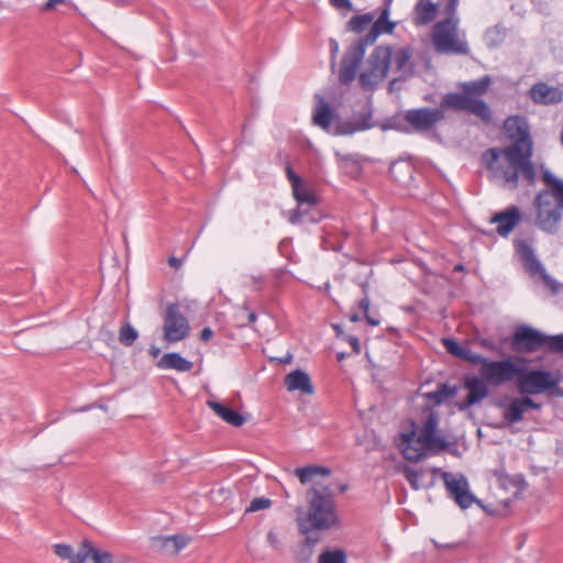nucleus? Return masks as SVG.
Masks as SVG:
<instances>
[{"instance_id": "1", "label": "nucleus", "mask_w": 563, "mask_h": 563, "mask_svg": "<svg viewBox=\"0 0 563 563\" xmlns=\"http://www.w3.org/2000/svg\"><path fill=\"white\" fill-rule=\"evenodd\" d=\"M531 157L528 148L520 151L517 145H507L486 150L482 154V163L490 180L504 189L515 190L520 178L528 185L534 183L536 169Z\"/></svg>"}, {"instance_id": "2", "label": "nucleus", "mask_w": 563, "mask_h": 563, "mask_svg": "<svg viewBox=\"0 0 563 563\" xmlns=\"http://www.w3.org/2000/svg\"><path fill=\"white\" fill-rule=\"evenodd\" d=\"M308 509H297L296 521L300 533L329 530L339 523L332 490L327 486H313L306 493Z\"/></svg>"}, {"instance_id": "3", "label": "nucleus", "mask_w": 563, "mask_h": 563, "mask_svg": "<svg viewBox=\"0 0 563 563\" xmlns=\"http://www.w3.org/2000/svg\"><path fill=\"white\" fill-rule=\"evenodd\" d=\"M523 363L525 361L520 357H507L505 374L499 377L496 387L515 382L519 394L526 397L558 388L559 379L551 372L527 369Z\"/></svg>"}, {"instance_id": "4", "label": "nucleus", "mask_w": 563, "mask_h": 563, "mask_svg": "<svg viewBox=\"0 0 563 563\" xmlns=\"http://www.w3.org/2000/svg\"><path fill=\"white\" fill-rule=\"evenodd\" d=\"M459 18H445L437 22L431 32L434 49L445 55H468L470 47L459 29Z\"/></svg>"}, {"instance_id": "5", "label": "nucleus", "mask_w": 563, "mask_h": 563, "mask_svg": "<svg viewBox=\"0 0 563 563\" xmlns=\"http://www.w3.org/2000/svg\"><path fill=\"white\" fill-rule=\"evenodd\" d=\"M544 345L550 351L563 352V334L548 336L528 325H520L514 332L511 347L517 353H533Z\"/></svg>"}, {"instance_id": "6", "label": "nucleus", "mask_w": 563, "mask_h": 563, "mask_svg": "<svg viewBox=\"0 0 563 563\" xmlns=\"http://www.w3.org/2000/svg\"><path fill=\"white\" fill-rule=\"evenodd\" d=\"M393 59L390 46L379 45L369 55L365 68L360 74V84L365 89H372L382 82L388 74Z\"/></svg>"}, {"instance_id": "7", "label": "nucleus", "mask_w": 563, "mask_h": 563, "mask_svg": "<svg viewBox=\"0 0 563 563\" xmlns=\"http://www.w3.org/2000/svg\"><path fill=\"white\" fill-rule=\"evenodd\" d=\"M438 109H442L443 112L445 109H452L454 111H465L479 118L485 123H489L492 121V111L489 106L478 98H473L468 95H464V92L446 93L442 98L440 107Z\"/></svg>"}, {"instance_id": "8", "label": "nucleus", "mask_w": 563, "mask_h": 563, "mask_svg": "<svg viewBox=\"0 0 563 563\" xmlns=\"http://www.w3.org/2000/svg\"><path fill=\"white\" fill-rule=\"evenodd\" d=\"M537 224L547 232L554 233L561 220V207L551 198L549 191L540 192L534 201Z\"/></svg>"}, {"instance_id": "9", "label": "nucleus", "mask_w": 563, "mask_h": 563, "mask_svg": "<svg viewBox=\"0 0 563 563\" xmlns=\"http://www.w3.org/2000/svg\"><path fill=\"white\" fill-rule=\"evenodd\" d=\"M164 339L175 343L186 339L190 332L188 319L181 313L178 303H169L164 314Z\"/></svg>"}, {"instance_id": "10", "label": "nucleus", "mask_w": 563, "mask_h": 563, "mask_svg": "<svg viewBox=\"0 0 563 563\" xmlns=\"http://www.w3.org/2000/svg\"><path fill=\"white\" fill-rule=\"evenodd\" d=\"M460 358L473 365H479V376L492 386H497L499 377L505 374L507 367L505 364L506 358L499 361L488 360L473 352L467 346H465Z\"/></svg>"}, {"instance_id": "11", "label": "nucleus", "mask_w": 563, "mask_h": 563, "mask_svg": "<svg viewBox=\"0 0 563 563\" xmlns=\"http://www.w3.org/2000/svg\"><path fill=\"white\" fill-rule=\"evenodd\" d=\"M443 481L450 497L462 509L468 508L474 503L481 505V500L470 492L468 482L463 475L443 473Z\"/></svg>"}, {"instance_id": "12", "label": "nucleus", "mask_w": 563, "mask_h": 563, "mask_svg": "<svg viewBox=\"0 0 563 563\" xmlns=\"http://www.w3.org/2000/svg\"><path fill=\"white\" fill-rule=\"evenodd\" d=\"M504 130L506 135L512 141L509 145H517V148H520V151L528 148L529 153H532L533 143L529 124L525 117H509L504 122Z\"/></svg>"}, {"instance_id": "13", "label": "nucleus", "mask_w": 563, "mask_h": 563, "mask_svg": "<svg viewBox=\"0 0 563 563\" xmlns=\"http://www.w3.org/2000/svg\"><path fill=\"white\" fill-rule=\"evenodd\" d=\"M404 118L415 131L427 132L444 120L445 115L442 109L420 108L408 110Z\"/></svg>"}, {"instance_id": "14", "label": "nucleus", "mask_w": 563, "mask_h": 563, "mask_svg": "<svg viewBox=\"0 0 563 563\" xmlns=\"http://www.w3.org/2000/svg\"><path fill=\"white\" fill-rule=\"evenodd\" d=\"M500 406L504 408L503 418L507 426L522 421L529 410H540L542 408V404L523 395L512 397L507 404H501Z\"/></svg>"}, {"instance_id": "15", "label": "nucleus", "mask_w": 563, "mask_h": 563, "mask_svg": "<svg viewBox=\"0 0 563 563\" xmlns=\"http://www.w3.org/2000/svg\"><path fill=\"white\" fill-rule=\"evenodd\" d=\"M365 42L358 41L351 45L344 54L339 74L342 84L347 85L355 79L365 55Z\"/></svg>"}, {"instance_id": "16", "label": "nucleus", "mask_w": 563, "mask_h": 563, "mask_svg": "<svg viewBox=\"0 0 563 563\" xmlns=\"http://www.w3.org/2000/svg\"><path fill=\"white\" fill-rule=\"evenodd\" d=\"M438 418L430 413L418 433V443H422L428 452H439L446 449L448 444L443 438L437 433Z\"/></svg>"}, {"instance_id": "17", "label": "nucleus", "mask_w": 563, "mask_h": 563, "mask_svg": "<svg viewBox=\"0 0 563 563\" xmlns=\"http://www.w3.org/2000/svg\"><path fill=\"white\" fill-rule=\"evenodd\" d=\"M487 384L488 383L481 376L465 377L464 387L467 389L468 394L464 402L460 405V410H465L466 408L484 400L489 394Z\"/></svg>"}, {"instance_id": "18", "label": "nucleus", "mask_w": 563, "mask_h": 563, "mask_svg": "<svg viewBox=\"0 0 563 563\" xmlns=\"http://www.w3.org/2000/svg\"><path fill=\"white\" fill-rule=\"evenodd\" d=\"M520 219L521 214L519 209L516 206H511L504 211L495 213L490 219V223H496L497 233L506 238L517 227Z\"/></svg>"}, {"instance_id": "19", "label": "nucleus", "mask_w": 563, "mask_h": 563, "mask_svg": "<svg viewBox=\"0 0 563 563\" xmlns=\"http://www.w3.org/2000/svg\"><path fill=\"white\" fill-rule=\"evenodd\" d=\"M418 433L412 431L407 434H401L400 449L406 460L418 462L429 453L422 443H418Z\"/></svg>"}, {"instance_id": "20", "label": "nucleus", "mask_w": 563, "mask_h": 563, "mask_svg": "<svg viewBox=\"0 0 563 563\" xmlns=\"http://www.w3.org/2000/svg\"><path fill=\"white\" fill-rule=\"evenodd\" d=\"M562 91L558 87L545 82L534 84L530 89V97L536 103L554 104L562 100Z\"/></svg>"}, {"instance_id": "21", "label": "nucleus", "mask_w": 563, "mask_h": 563, "mask_svg": "<svg viewBox=\"0 0 563 563\" xmlns=\"http://www.w3.org/2000/svg\"><path fill=\"white\" fill-rule=\"evenodd\" d=\"M390 1L391 0H385V8L382 10L379 16L373 23L371 31L363 41L365 44H373L382 33H391L394 31L396 24L388 19Z\"/></svg>"}, {"instance_id": "22", "label": "nucleus", "mask_w": 563, "mask_h": 563, "mask_svg": "<svg viewBox=\"0 0 563 563\" xmlns=\"http://www.w3.org/2000/svg\"><path fill=\"white\" fill-rule=\"evenodd\" d=\"M284 383L288 391L299 390L306 395H312L314 393L310 376L301 369H295L287 374Z\"/></svg>"}, {"instance_id": "23", "label": "nucleus", "mask_w": 563, "mask_h": 563, "mask_svg": "<svg viewBox=\"0 0 563 563\" xmlns=\"http://www.w3.org/2000/svg\"><path fill=\"white\" fill-rule=\"evenodd\" d=\"M516 251L528 272L531 274H538L542 272V264L538 261L534 255L533 249L528 244V242L520 240L516 242Z\"/></svg>"}, {"instance_id": "24", "label": "nucleus", "mask_w": 563, "mask_h": 563, "mask_svg": "<svg viewBox=\"0 0 563 563\" xmlns=\"http://www.w3.org/2000/svg\"><path fill=\"white\" fill-rule=\"evenodd\" d=\"M439 8L435 3H432L429 0H419L415 5V19L413 22L416 25H427L432 22L437 14Z\"/></svg>"}, {"instance_id": "25", "label": "nucleus", "mask_w": 563, "mask_h": 563, "mask_svg": "<svg viewBox=\"0 0 563 563\" xmlns=\"http://www.w3.org/2000/svg\"><path fill=\"white\" fill-rule=\"evenodd\" d=\"M207 405L220 417L222 418L225 422L234 426V427H241L244 422H245V418L228 408L227 406H224L223 404L221 402H218V401H214V400H208L207 401Z\"/></svg>"}, {"instance_id": "26", "label": "nucleus", "mask_w": 563, "mask_h": 563, "mask_svg": "<svg viewBox=\"0 0 563 563\" xmlns=\"http://www.w3.org/2000/svg\"><path fill=\"white\" fill-rule=\"evenodd\" d=\"M157 365L161 368H173L177 372H189L194 366L190 361L186 360L178 353L164 354Z\"/></svg>"}, {"instance_id": "27", "label": "nucleus", "mask_w": 563, "mask_h": 563, "mask_svg": "<svg viewBox=\"0 0 563 563\" xmlns=\"http://www.w3.org/2000/svg\"><path fill=\"white\" fill-rule=\"evenodd\" d=\"M542 179L547 186L545 191H549L551 198L563 208V180L556 178L551 172L544 170Z\"/></svg>"}, {"instance_id": "28", "label": "nucleus", "mask_w": 563, "mask_h": 563, "mask_svg": "<svg viewBox=\"0 0 563 563\" xmlns=\"http://www.w3.org/2000/svg\"><path fill=\"white\" fill-rule=\"evenodd\" d=\"M492 79L489 76H484L478 80L467 81L461 85L464 95H468L473 98L483 96L489 89Z\"/></svg>"}, {"instance_id": "29", "label": "nucleus", "mask_w": 563, "mask_h": 563, "mask_svg": "<svg viewBox=\"0 0 563 563\" xmlns=\"http://www.w3.org/2000/svg\"><path fill=\"white\" fill-rule=\"evenodd\" d=\"M295 474L301 484H307L318 475L329 476L331 474V470L324 466L309 465L307 467L296 468Z\"/></svg>"}, {"instance_id": "30", "label": "nucleus", "mask_w": 563, "mask_h": 563, "mask_svg": "<svg viewBox=\"0 0 563 563\" xmlns=\"http://www.w3.org/2000/svg\"><path fill=\"white\" fill-rule=\"evenodd\" d=\"M411 52L408 48H400L397 52H393V59L396 65V70L401 73L400 77L407 76L411 71L410 67Z\"/></svg>"}, {"instance_id": "31", "label": "nucleus", "mask_w": 563, "mask_h": 563, "mask_svg": "<svg viewBox=\"0 0 563 563\" xmlns=\"http://www.w3.org/2000/svg\"><path fill=\"white\" fill-rule=\"evenodd\" d=\"M332 121V111L328 103L321 101L313 113V123L324 130L330 128Z\"/></svg>"}, {"instance_id": "32", "label": "nucleus", "mask_w": 563, "mask_h": 563, "mask_svg": "<svg viewBox=\"0 0 563 563\" xmlns=\"http://www.w3.org/2000/svg\"><path fill=\"white\" fill-rule=\"evenodd\" d=\"M54 553L63 560H67L69 563H82V545L78 553L74 552V549L68 544H54Z\"/></svg>"}, {"instance_id": "33", "label": "nucleus", "mask_w": 563, "mask_h": 563, "mask_svg": "<svg viewBox=\"0 0 563 563\" xmlns=\"http://www.w3.org/2000/svg\"><path fill=\"white\" fill-rule=\"evenodd\" d=\"M456 394V388L451 387L448 384H441L437 390L426 394V398L432 401L434 405H440L446 399L452 398Z\"/></svg>"}, {"instance_id": "34", "label": "nucleus", "mask_w": 563, "mask_h": 563, "mask_svg": "<svg viewBox=\"0 0 563 563\" xmlns=\"http://www.w3.org/2000/svg\"><path fill=\"white\" fill-rule=\"evenodd\" d=\"M292 194L298 206H313L317 203L316 196L302 184V181L300 185L292 187Z\"/></svg>"}, {"instance_id": "35", "label": "nucleus", "mask_w": 563, "mask_h": 563, "mask_svg": "<svg viewBox=\"0 0 563 563\" xmlns=\"http://www.w3.org/2000/svg\"><path fill=\"white\" fill-rule=\"evenodd\" d=\"M139 338V332L129 323L122 324L119 331V341L124 346H132Z\"/></svg>"}, {"instance_id": "36", "label": "nucleus", "mask_w": 563, "mask_h": 563, "mask_svg": "<svg viewBox=\"0 0 563 563\" xmlns=\"http://www.w3.org/2000/svg\"><path fill=\"white\" fill-rule=\"evenodd\" d=\"M374 18V14L371 13L355 15L349 21V27L352 31L360 33L373 22Z\"/></svg>"}, {"instance_id": "37", "label": "nucleus", "mask_w": 563, "mask_h": 563, "mask_svg": "<svg viewBox=\"0 0 563 563\" xmlns=\"http://www.w3.org/2000/svg\"><path fill=\"white\" fill-rule=\"evenodd\" d=\"M319 563H346L343 550L324 551L319 555Z\"/></svg>"}, {"instance_id": "38", "label": "nucleus", "mask_w": 563, "mask_h": 563, "mask_svg": "<svg viewBox=\"0 0 563 563\" xmlns=\"http://www.w3.org/2000/svg\"><path fill=\"white\" fill-rule=\"evenodd\" d=\"M402 472H404V476L406 477V479L409 482V484L411 485V487L413 489L417 490V489L421 488L420 479L424 475V472L421 468L417 470V468L406 466Z\"/></svg>"}, {"instance_id": "39", "label": "nucleus", "mask_w": 563, "mask_h": 563, "mask_svg": "<svg viewBox=\"0 0 563 563\" xmlns=\"http://www.w3.org/2000/svg\"><path fill=\"white\" fill-rule=\"evenodd\" d=\"M307 544L300 549L297 554V560L299 562H307L310 560L313 553V545L318 542V539H313L310 533L305 534Z\"/></svg>"}, {"instance_id": "40", "label": "nucleus", "mask_w": 563, "mask_h": 563, "mask_svg": "<svg viewBox=\"0 0 563 563\" xmlns=\"http://www.w3.org/2000/svg\"><path fill=\"white\" fill-rule=\"evenodd\" d=\"M272 506V500L266 497L254 498L245 512H255L263 509H268Z\"/></svg>"}, {"instance_id": "41", "label": "nucleus", "mask_w": 563, "mask_h": 563, "mask_svg": "<svg viewBox=\"0 0 563 563\" xmlns=\"http://www.w3.org/2000/svg\"><path fill=\"white\" fill-rule=\"evenodd\" d=\"M236 319L240 321L241 327H245L247 323H254L257 319L254 311H249L246 306H243L242 310L236 313Z\"/></svg>"}, {"instance_id": "42", "label": "nucleus", "mask_w": 563, "mask_h": 563, "mask_svg": "<svg viewBox=\"0 0 563 563\" xmlns=\"http://www.w3.org/2000/svg\"><path fill=\"white\" fill-rule=\"evenodd\" d=\"M167 542L174 543V549L169 550V555H176L187 545L188 539L185 536H172L167 537Z\"/></svg>"}, {"instance_id": "43", "label": "nucleus", "mask_w": 563, "mask_h": 563, "mask_svg": "<svg viewBox=\"0 0 563 563\" xmlns=\"http://www.w3.org/2000/svg\"><path fill=\"white\" fill-rule=\"evenodd\" d=\"M443 343H444V346L446 349V351L456 356V357H461L465 346L464 345H461L460 343H457L456 341L452 340V339H444L443 340Z\"/></svg>"}, {"instance_id": "44", "label": "nucleus", "mask_w": 563, "mask_h": 563, "mask_svg": "<svg viewBox=\"0 0 563 563\" xmlns=\"http://www.w3.org/2000/svg\"><path fill=\"white\" fill-rule=\"evenodd\" d=\"M153 545L166 554H169V550L174 549V543L167 542V537H158L153 539Z\"/></svg>"}, {"instance_id": "45", "label": "nucleus", "mask_w": 563, "mask_h": 563, "mask_svg": "<svg viewBox=\"0 0 563 563\" xmlns=\"http://www.w3.org/2000/svg\"><path fill=\"white\" fill-rule=\"evenodd\" d=\"M267 542L274 550L280 549V545H282L280 540L278 538V534L274 530L268 531Z\"/></svg>"}, {"instance_id": "46", "label": "nucleus", "mask_w": 563, "mask_h": 563, "mask_svg": "<svg viewBox=\"0 0 563 563\" xmlns=\"http://www.w3.org/2000/svg\"><path fill=\"white\" fill-rule=\"evenodd\" d=\"M540 273L542 274L543 282L552 289L553 292H558L561 288V285L549 275H547L543 268Z\"/></svg>"}, {"instance_id": "47", "label": "nucleus", "mask_w": 563, "mask_h": 563, "mask_svg": "<svg viewBox=\"0 0 563 563\" xmlns=\"http://www.w3.org/2000/svg\"><path fill=\"white\" fill-rule=\"evenodd\" d=\"M286 174L291 184V188L300 185V183L302 181L301 178L295 174L290 165L286 166Z\"/></svg>"}, {"instance_id": "48", "label": "nucleus", "mask_w": 563, "mask_h": 563, "mask_svg": "<svg viewBox=\"0 0 563 563\" xmlns=\"http://www.w3.org/2000/svg\"><path fill=\"white\" fill-rule=\"evenodd\" d=\"M330 3L335 9H345V10H352V3L350 0H330Z\"/></svg>"}, {"instance_id": "49", "label": "nucleus", "mask_w": 563, "mask_h": 563, "mask_svg": "<svg viewBox=\"0 0 563 563\" xmlns=\"http://www.w3.org/2000/svg\"><path fill=\"white\" fill-rule=\"evenodd\" d=\"M301 207L302 206H298L297 209L292 210L289 214V221L292 223V224H296L300 221V218L303 216L305 211L301 210Z\"/></svg>"}, {"instance_id": "50", "label": "nucleus", "mask_w": 563, "mask_h": 563, "mask_svg": "<svg viewBox=\"0 0 563 563\" xmlns=\"http://www.w3.org/2000/svg\"><path fill=\"white\" fill-rule=\"evenodd\" d=\"M456 7H457V0H449V2L445 5L446 18L456 16L455 15Z\"/></svg>"}, {"instance_id": "51", "label": "nucleus", "mask_w": 563, "mask_h": 563, "mask_svg": "<svg viewBox=\"0 0 563 563\" xmlns=\"http://www.w3.org/2000/svg\"><path fill=\"white\" fill-rule=\"evenodd\" d=\"M345 339L350 343V345L352 346L354 353L355 354H360L361 353V344H360L358 339L356 336H353V335H347Z\"/></svg>"}, {"instance_id": "52", "label": "nucleus", "mask_w": 563, "mask_h": 563, "mask_svg": "<svg viewBox=\"0 0 563 563\" xmlns=\"http://www.w3.org/2000/svg\"><path fill=\"white\" fill-rule=\"evenodd\" d=\"M66 3V0H48L45 5L42 8L43 11H52L54 10L58 4Z\"/></svg>"}, {"instance_id": "53", "label": "nucleus", "mask_w": 563, "mask_h": 563, "mask_svg": "<svg viewBox=\"0 0 563 563\" xmlns=\"http://www.w3.org/2000/svg\"><path fill=\"white\" fill-rule=\"evenodd\" d=\"M213 335V331L210 328H203L200 333V339L205 342L209 341Z\"/></svg>"}, {"instance_id": "54", "label": "nucleus", "mask_w": 563, "mask_h": 563, "mask_svg": "<svg viewBox=\"0 0 563 563\" xmlns=\"http://www.w3.org/2000/svg\"><path fill=\"white\" fill-rule=\"evenodd\" d=\"M518 495H519V493L515 492L512 497H507V498L500 500L504 505V508L508 509L511 506V504L514 503V500L518 498Z\"/></svg>"}, {"instance_id": "55", "label": "nucleus", "mask_w": 563, "mask_h": 563, "mask_svg": "<svg viewBox=\"0 0 563 563\" xmlns=\"http://www.w3.org/2000/svg\"><path fill=\"white\" fill-rule=\"evenodd\" d=\"M360 308L363 310L364 314L369 312V299L367 296L360 301Z\"/></svg>"}, {"instance_id": "56", "label": "nucleus", "mask_w": 563, "mask_h": 563, "mask_svg": "<svg viewBox=\"0 0 563 563\" xmlns=\"http://www.w3.org/2000/svg\"><path fill=\"white\" fill-rule=\"evenodd\" d=\"M432 542L435 545V548H438V549H455L456 547H459L457 543L441 544V543L437 542L435 540H432Z\"/></svg>"}, {"instance_id": "57", "label": "nucleus", "mask_w": 563, "mask_h": 563, "mask_svg": "<svg viewBox=\"0 0 563 563\" xmlns=\"http://www.w3.org/2000/svg\"><path fill=\"white\" fill-rule=\"evenodd\" d=\"M364 317H365L366 321L368 322V324L374 325V327L379 324V320L374 318L373 316H371L369 312L365 313Z\"/></svg>"}, {"instance_id": "58", "label": "nucleus", "mask_w": 563, "mask_h": 563, "mask_svg": "<svg viewBox=\"0 0 563 563\" xmlns=\"http://www.w3.org/2000/svg\"><path fill=\"white\" fill-rule=\"evenodd\" d=\"M168 264L172 266V267H175V268H178L180 267L181 265V260L177 258V257H169L168 260Z\"/></svg>"}, {"instance_id": "59", "label": "nucleus", "mask_w": 563, "mask_h": 563, "mask_svg": "<svg viewBox=\"0 0 563 563\" xmlns=\"http://www.w3.org/2000/svg\"><path fill=\"white\" fill-rule=\"evenodd\" d=\"M484 511H486L487 514H490V515H497V514H500L499 510H493L490 509L489 507L485 506L482 501H481V505H478Z\"/></svg>"}, {"instance_id": "60", "label": "nucleus", "mask_w": 563, "mask_h": 563, "mask_svg": "<svg viewBox=\"0 0 563 563\" xmlns=\"http://www.w3.org/2000/svg\"><path fill=\"white\" fill-rule=\"evenodd\" d=\"M333 329L334 331L336 332V335L338 336H343V330H342V327L339 325V324H333Z\"/></svg>"}, {"instance_id": "61", "label": "nucleus", "mask_w": 563, "mask_h": 563, "mask_svg": "<svg viewBox=\"0 0 563 563\" xmlns=\"http://www.w3.org/2000/svg\"><path fill=\"white\" fill-rule=\"evenodd\" d=\"M100 333H101L102 335H106V336H107V338H109V339H112V336H113V333H112L111 331H109V330H104L103 328L100 330Z\"/></svg>"}, {"instance_id": "62", "label": "nucleus", "mask_w": 563, "mask_h": 563, "mask_svg": "<svg viewBox=\"0 0 563 563\" xmlns=\"http://www.w3.org/2000/svg\"><path fill=\"white\" fill-rule=\"evenodd\" d=\"M292 361V355L288 353L283 360V363H290Z\"/></svg>"}, {"instance_id": "63", "label": "nucleus", "mask_w": 563, "mask_h": 563, "mask_svg": "<svg viewBox=\"0 0 563 563\" xmlns=\"http://www.w3.org/2000/svg\"><path fill=\"white\" fill-rule=\"evenodd\" d=\"M159 352H161L159 349H157L155 346L151 347V353H152L153 356L156 357L159 354Z\"/></svg>"}, {"instance_id": "64", "label": "nucleus", "mask_w": 563, "mask_h": 563, "mask_svg": "<svg viewBox=\"0 0 563 563\" xmlns=\"http://www.w3.org/2000/svg\"><path fill=\"white\" fill-rule=\"evenodd\" d=\"M350 320H351L352 322H356V321H358V320H360V317H358L357 314H355V313H354V314H352V316L350 317Z\"/></svg>"}]
</instances>
